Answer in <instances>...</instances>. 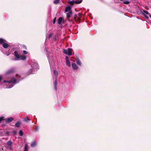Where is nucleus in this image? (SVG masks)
Segmentation results:
<instances>
[{
	"mask_svg": "<svg viewBox=\"0 0 151 151\" xmlns=\"http://www.w3.org/2000/svg\"><path fill=\"white\" fill-rule=\"evenodd\" d=\"M7 41L4 39L0 38V45H2L3 47L6 49L9 47V45L6 43Z\"/></svg>",
	"mask_w": 151,
	"mask_h": 151,
	"instance_id": "nucleus-1",
	"label": "nucleus"
},
{
	"mask_svg": "<svg viewBox=\"0 0 151 151\" xmlns=\"http://www.w3.org/2000/svg\"><path fill=\"white\" fill-rule=\"evenodd\" d=\"M72 49L70 48H68V50L64 49L63 50V52L65 54L67 55L68 56L71 55L72 54Z\"/></svg>",
	"mask_w": 151,
	"mask_h": 151,
	"instance_id": "nucleus-2",
	"label": "nucleus"
},
{
	"mask_svg": "<svg viewBox=\"0 0 151 151\" xmlns=\"http://www.w3.org/2000/svg\"><path fill=\"white\" fill-rule=\"evenodd\" d=\"M15 72V70L13 68L10 69L6 72V74H9L12 73H13Z\"/></svg>",
	"mask_w": 151,
	"mask_h": 151,
	"instance_id": "nucleus-3",
	"label": "nucleus"
},
{
	"mask_svg": "<svg viewBox=\"0 0 151 151\" xmlns=\"http://www.w3.org/2000/svg\"><path fill=\"white\" fill-rule=\"evenodd\" d=\"M81 14L80 13H79L78 14V16L77 17L76 19V20H75V21L77 22H79L80 23V22L81 21Z\"/></svg>",
	"mask_w": 151,
	"mask_h": 151,
	"instance_id": "nucleus-4",
	"label": "nucleus"
},
{
	"mask_svg": "<svg viewBox=\"0 0 151 151\" xmlns=\"http://www.w3.org/2000/svg\"><path fill=\"white\" fill-rule=\"evenodd\" d=\"M72 11L69 12L68 13L66 14V17L68 19H69L71 17V15L72 14Z\"/></svg>",
	"mask_w": 151,
	"mask_h": 151,
	"instance_id": "nucleus-5",
	"label": "nucleus"
},
{
	"mask_svg": "<svg viewBox=\"0 0 151 151\" xmlns=\"http://www.w3.org/2000/svg\"><path fill=\"white\" fill-rule=\"evenodd\" d=\"M70 11H72L71 9V7L70 6H67L65 9V12H70Z\"/></svg>",
	"mask_w": 151,
	"mask_h": 151,
	"instance_id": "nucleus-6",
	"label": "nucleus"
},
{
	"mask_svg": "<svg viewBox=\"0 0 151 151\" xmlns=\"http://www.w3.org/2000/svg\"><path fill=\"white\" fill-rule=\"evenodd\" d=\"M37 143L35 140L31 144V146L32 147H34L36 146Z\"/></svg>",
	"mask_w": 151,
	"mask_h": 151,
	"instance_id": "nucleus-7",
	"label": "nucleus"
},
{
	"mask_svg": "<svg viewBox=\"0 0 151 151\" xmlns=\"http://www.w3.org/2000/svg\"><path fill=\"white\" fill-rule=\"evenodd\" d=\"M9 83H16V80L15 78H13L11 80L9 81Z\"/></svg>",
	"mask_w": 151,
	"mask_h": 151,
	"instance_id": "nucleus-8",
	"label": "nucleus"
},
{
	"mask_svg": "<svg viewBox=\"0 0 151 151\" xmlns=\"http://www.w3.org/2000/svg\"><path fill=\"white\" fill-rule=\"evenodd\" d=\"M72 67L75 70H77L78 69V67L75 63H73L72 64Z\"/></svg>",
	"mask_w": 151,
	"mask_h": 151,
	"instance_id": "nucleus-9",
	"label": "nucleus"
},
{
	"mask_svg": "<svg viewBox=\"0 0 151 151\" xmlns=\"http://www.w3.org/2000/svg\"><path fill=\"white\" fill-rule=\"evenodd\" d=\"M21 124V122L20 121H17V122L15 124V126L17 127H19L20 125Z\"/></svg>",
	"mask_w": 151,
	"mask_h": 151,
	"instance_id": "nucleus-10",
	"label": "nucleus"
},
{
	"mask_svg": "<svg viewBox=\"0 0 151 151\" xmlns=\"http://www.w3.org/2000/svg\"><path fill=\"white\" fill-rule=\"evenodd\" d=\"M14 55L17 58V59H19L20 56L18 54V52L15 51L14 52Z\"/></svg>",
	"mask_w": 151,
	"mask_h": 151,
	"instance_id": "nucleus-11",
	"label": "nucleus"
},
{
	"mask_svg": "<svg viewBox=\"0 0 151 151\" xmlns=\"http://www.w3.org/2000/svg\"><path fill=\"white\" fill-rule=\"evenodd\" d=\"M13 120H14V119L12 117H10L6 119V122L9 123V122H10L12 121Z\"/></svg>",
	"mask_w": 151,
	"mask_h": 151,
	"instance_id": "nucleus-12",
	"label": "nucleus"
},
{
	"mask_svg": "<svg viewBox=\"0 0 151 151\" xmlns=\"http://www.w3.org/2000/svg\"><path fill=\"white\" fill-rule=\"evenodd\" d=\"M31 119H29L27 117H25L24 118V121L26 122H30Z\"/></svg>",
	"mask_w": 151,
	"mask_h": 151,
	"instance_id": "nucleus-13",
	"label": "nucleus"
},
{
	"mask_svg": "<svg viewBox=\"0 0 151 151\" xmlns=\"http://www.w3.org/2000/svg\"><path fill=\"white\" fill-rule=\"evenodd\" d=\"M62 21V18L61 17H60L59 18L58 20V23L59 24H61Z\"/></svg>",
	"mask_w": 151,
	"mask_h": 151,
	"instance_id": "nucleus-14",
	"label": "nucleus"
},
{
	"mask_svg": "<svg viewBox=\"0 0 151 151\" xmlns=\"http://www.w3.org/2000/svg\"><path fill=\"white\" fill-rule=\"evenodd\" d=\"M60 0H54L53 3L55 4H57L59 3Z\"/></svg>",
	"mask_w": 151,
	"mask_h": 151,
	"instance_id": "nucleus-15",
	"label": "nucleus"
},
{
	"mask_svg": "<svg viewBox=\"0 0 151 151\" xmlns=\"http://www.w3.org/2000/svg\"><path fill=\"white\" fill-rule=\"evenodd\" d=\"M26 58V57L24 55H22L20 56V60H25Z\"/></svg>",
	"mask_w": 151,
	"mask_h": 151,
	"instance_id": "nucleus-16",
	"label": "nucleus"
},
{
	"mask_svg": "<svg viewBox=\"0 0 151 151\" xmlns=\"http://www.w3.org/2000/svg\"><path fill=\"white\" fill-rule=\"evenodd\" d=\"M54 74L55 75L56 77H57L58 75V71L55 70H53Z\"/></svg>",
	"mask_w": 151,
	"mask_h": 151,
	"instance_id": "nucleus-17",
	"label": "nucleus"
},
{
	"mask_svg": "<svg viewBox=\"0 0 151 151\" xmlns=\"http://www.w3.org/2000/svg\"><path fill=\"white\" fill-rule=\"evenodd\" d=\"M12 142L11 140L9 141L7 143V145L8 146H12Z\"/></svg>",
	"mask_w": 151,
	"mask_h": 151,
	"instance_id": "nucleus-18",
	"label": "nucleus"
},
{
	"mask_svg": "<svg viewBox=\"0 0 151 151\" xmlns=\"http://www.w3.org/2000/svg\"><path fill=\"white\" fill-rule=\"evenodd\" d=\"M28 145L27 144H26L25 145V148L24 151H28Z\"/></svg>",
	"mask_w": 151,
	"mask_h": 151,
	"instance_id": "nucleus-19",
	"label": "nucleus"
},
{
	"mask_svg": "<svg viewBox=\"0 0 151 151\" xmlns=\"http://www.w3.org/2000/svg\"><path fill=\"white\" fill-rule=\"evenodd\" d=\"M82 1V0H81L80 1H74V3L76 4H78L81 3Z\"/></svg>",
	"mask_w": 151,
	"mask_h": 151,
	"instance_id": "nucleus-20",
	"label": "nucleus"
},
{
	"mask_svg": "<svg viewBox=\"0 0 151 151\" xmlns=\"http://www.w3.org/2000/svg\"><path fill=\"white\" fill-rule=\"evenodd\" d=\"M68 3L71 5H73L75 3L74 1H68Z\"/></svg>",
	"mask_w": 151,
	"mask_h": 151,
	"instance_id": "nucleus-21",
	"label": "nucleus"
},
{
	"mask_svg": "<svg viewBox=\"0 0 151 151\" xmlns=\"http://www.w3.org/2000/svg\"><path fill=\"white\" fill-rule=\"evenodd\" d=\"M66 63L67 65L69 67L71 66V64L69 60H66Z\"/></svg>",
	"mask_w": 151,
	"mask_h": 151,
	"instance_id": "nucleus-22",
	"label": "nucleus"
},
{
	"mask_svg": "<svg viewBox=\"0 0 151 151\" xmlns=\"http://www.w3.org/2000/svg\"><path fill=\"white\" fill-rule=\"evenodd\" d=\"M76 63L77 64L79 65H81V61L79 60H76Z\"/></svg>",
	"mask_w": 151,
	"mask_h": 151,
	"instance_id": "nucleus-23",
	"label": "nucleus"
},
{
	"mask_svg": "<svg viewBox=\"0 0 151 151\" xmlns=\"http://www.w3.org/2000/svg\"><path fill=\"white\" fill-rule=\"evenodd\" d=\"M23 131L21 130H20L19 132V135L20 136H23Z\"/></svg>",
	"mask_w": 151,
	"mask_h": 151,
	"instance_id": "nucleus-24",
	"label": "nucleus"
},
{
	"mask_svg": "<svg viewBox=\"0 0 151 151\" xmlns=\"http://www.w3.org/2000/svg\"><path fill=\"white\" fill-rule=\"evenodd\" d=\"M143 12L144 13H145V14H148V15H149V14H150V13H149L147 11L143 10Z\"/></svg>",
	"mask_w": 151,
	"mask_h": 151,
	"instance_id": "nucleus-25",
	"label": "nucleus"
},
{
	"mask_svg": "<svg viewBox=\"0 0 151 151\" xmlns=\"http://www.w3.org/2000/svg\"><path fill=\"white\" fill-rule=\"evenodd\" d=\"M129 3H130L129 1H126L124 2H123V3L124 4H129Z\"/></svg>",
	"mask_w": 151,
	"mask_h": 151,
	"instance_id": "nucleus-26",
	"label": "nucleus"
},
{
	"mask_svg": "<svg viewBox=\"0 0 151 151\" xmlns=\"http://www.w3.org/2000/svg\"><path fill=\"white\" fill-rule=\"evenodd\" d=\"M57 79H56L55 81V82L54 83V86H57Z\"/></svg>",
	"mask_w": 151,
	"mask_h": 151,
	"instance_id": "nucleus-27",
	"label": "nucleus"
},
{
	"mask_svg": "<svg viewBox=\"0 0 151 151\" xmlns=\"http://www.w3.org/2000/svg\"><path fill=\"white\" fill-rule=\"evenodd\" d=\"M78 15L77 14H76L74 15V19L75 20H76V19L77 18V17H78Z\"/></svg>",
	"mask_w": 151,
	"mask_h": 151,
	"instance_id": "nucleus-28",
	"label": "nucleus"
},
{
	"mask_svg": "<svg viewBox=\"0 0 151 151\" xmlns=\"http://www.w3.org/2000/svg\"><path fill=\"white\" fill-rule=\"evenodd\" d=\"M13 133L14 135H16L17 134V132L16 130H14L13 131Z\"/></svg>",
	"mask_w": 151,
	"mask_h": 151,
	"instance_id": "nucleus-29",
	"label": "nucleus"
},
{
	"mask_svg": "<svg viewBox=\"0 0 151 151\" xmlns=\"http://www.w3.org/2000/svg\"><path fill=\"white\" fill-rule=\"evenodd\" d=\"M56 21V17H55V18H54V19L53 20V24H54L55 23Z\"/></svg>",
	"mask_w": 151,
	"mask_h": 151,
	"instance_id": "nucleus-30",
	"label": "nucleus"
},
{
	"mask_svg": "<svg viewBox=\"0 0 151 151\" xmlns=\"http://www.w3.org/2000/svg\"><path fill=\"white\" fill-rule=\"evenodd\" d=\"M7 148L8 149H9V150H11L12 149V146H8L7 147Z\"/></svg>",
	"mask_w": 151,
	"mask_h": 151,
	"instance_id": "nucleus-31",
	"label": "nucleus"
},
{
	"mask_svg": "<svg viewBox=\"0 0 151 151\" xmlns=\"http://www.w3.org/2000/svg\"><path fill=\"white\" fill-rule=\"evenodd\" d=\"M23 52L24 54H27L28 53V52L25 50L23 51Z\"/></svg>",
	"mask_w": 151,
	"mask_h": 151,
	"instance_id": "nucleus-32",
	"label": "nucleus"
},
{
	"mask_svg": "<svg viewBox=\"0 0 151 151\" xmlns=\"http://www.w3.org/2000/svg\"><path fill=\"white\" fill-rule=\"evenodd\" d=\"M4 120V117H1L0 118V122H1L3 120Z\"/></svg>",
	"mask_w": 151,
	"mask_h": 151,
	"instance_id": "nucleus-33",
	"label": "nucleus"
},
{
	"mask_svg": "<svg viewBox=\"0 0 151 151\" xmlns=\"http://www.w3.org/2000/svg\"><path fill=\"white\" fill-rule=\"evenodd\" d=\"M22 46L25 49H27V46L25 45H23Z\"/></svg>",
	"mask_w": 151,
	"mask_h": 151,
	"instance_id": "nucleus-34",
	"label": "nucleus"
},
{
	"mask_svg": "<svg viewBox=\"0 0 151 151\" xmlns=\"http://www.w3.org/2000/svg\"><path fill=\"white\" fill-rule=\"evenodd\" d=\"M39 127H36L35 128V130L36 131H37Z\"/></svg>",
	"mask_w": 151,
	"mask_h": 151,
	"instance_id": "nucleus-35",
	"label": "nucleus"
},
{
	"mask_svg": "<svg viewBox=\"0 0 151 151\" xmlns=\"http://www.w3.org/2000/svg\"><path fill=\"white\" fill-rule=\"evenodd\" d=\"M52 35V33H50L49 34V38L51 37Z\"/></svg>",
	"mask_w": 151,
	"mask_h": 151,
	"instance_id": "nucleus-36",
	"label": "nucleus"
},
{
	"mask_svg": "<svg viewBox=\"0 0 151 151\" xmlns=\"http://www.w3.org/2000/svg\"><path fill=\"white\" fill-rule=\"evenodd\" d=\"M68 59H69V58L67 56H66L65 57V59H66V60H68Z\"/></svg>",
	"mask_w": 151,
	"mask_h": 151,
	"instance_id": "nucleus-37",
	"label": "nucleus"
},
{
	"mask_svg": "<svg viewBox=\"0 0 151 151\" xmlns=\"http://www.w3.org/2000/svg\"><path fill=\"white\" fill-rule=\"evenodd\" d=\"M6 134H7L8 135H9L10 134L9 132V131H6Z\"/></svg>",
	"mask_w": 151,
	"mask_h": 151,
	"instance_id": "nucleus-38",
	"label": "nucleus"
},
{
	"mask_svg": "<svg viewBox=\"0 0 151 151\" xmlns=\"http://www.w3.org/2000/svg\"><path fill=\"white\" fill-rule=\"evenodd\" d=\"M4 83H9V81H4Z\"/></svg>",
	"mask_w": 151,
	"mask_h": 151,
	"instance_id": "nucleus-39",
	"label": "nucleus"
},
{
	"mask_svg": "<svg viewBox=\"0 0 151 151\" xmlns=\"http://www.w3.org/2000/svg\"><path fill=\"white\" fill-rule=\"evenodd\" d=\"M2 78L1 76H0V82L2 80Z\"/></svg>",
	"mask_w": 151,
	"mask_h": 151,
	"instance_id": "nucleus-40",
	"label": "nucleus"
},
{
	"mask_svg": "<svg viewBox=\"0 0 151 151\" xmlns=\"http://www.w3.org/2000/svg\"><path fill=\"white\" fill-rule=\"evenodd\" d=\"M56 90H57V86H54Z\"/></svg>",
	"mask_w": 151,
	"mask_h": 151,
	"instance_id": "nucleus-41",
	"label": "nucleus"
},
{
	"mask_svg": "<svg viewBox=\"0 0 151 151\" xmlns=\"http://www.w3.org/2000/svg\"><path fill=\"white\" fill-rule=\"evenodd\" d=\"M145 17L146 18V19H148V16H145Z\"/></svg>",
	"mask_w": 151,
	"mask_h": 151,
	"instance_id": "nucleus-42",
	"label": "nucleus"
},
{
	"mask_svg": "<svg viewBox=\"0 0 151 151\" xmlns=\"http://www.w3.org/2000/svg\"><path fill=\"white\" fill-rule=\"evenodd\" d=\"M149 16L150 17V18H151V14H149Z\"/></svg>",
	"mask_w": 151,
	"mask_h": 151,
	"instance_id": "nucleus-43",
	"label": "nucleus"
}]
</instances>
